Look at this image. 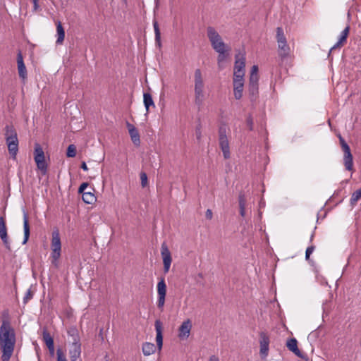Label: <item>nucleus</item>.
<instances>
[{
  "label": "nucleus",
  "mask_w": 361,
  "mask_h": 361,
  "mask_svg": "<svg viewBox=\"0 0 361 361\" xmlns=\"http://www.w3.org/2000/svg\"><path fill=\"white\" fill-rule=\"evenodd\" d=\"M16 343V336L14 328L8 317L4 316L0 326V350L1 361H10Z\"/></svg>",
  "instance_id": "nucleus-1"
},
{
  "label": "nucleus",
  "mask_w": 361,
  "mask_h": 361,
  "mask_svg": "<svg viewBox=\"0 0 361 361\" xmlns=\"http://www.w3.org/2000/svg\"><path fill=\"white\" fill-rule=\"evenodd\" d=\"M4 135L8 152L11 158L16 159L18 152V139L14 127L6 126Z\"/></svg>",
  "instance_id": "nucleus-2"
},
{
  "label": "nucleus",
  "mask_w": 361,
  "mask_h": 361,
  "mask_svg": "<svg viewBox=\"0 0 361 361\" xmlns=\"http://www.w3.org/2000/svg\"><path fill=\"white\" fill-rule=\"evenodd\" d=\"M204 82L202 71L197 68L194 73L195 103L198 106L203 104L204 99Z\"/></svg>",
  "instance_id": "nucleus-3"
},
{
  "label": "nucleus",
  "mask_w": 361,
  "mask_h": 361,
  "mask_svg": "<svg viewBox=\"0 0 361 361\" xmlns=\"http://www.w3.org/2000/svg\"><path fill=\"white\" fill-rule=\"evenodd\" d=\"M207 36L212 47L215 51L230 47L224 42L221 36L212 26H208L207 27Z\"/></svg>",
  "instance_id": "nucleus-4"
},
{
  "label": "nucleus",
  "mask_w": 361,
  "mask_h": 361,
  "mask_svg": "<svg viewBox=\"0 0 361 361\" xmlns=\"http://www.w3.org/2000/svg\"><path fill=\"white\" fill-rule=\"evenodd\" d=\"M276 42L278 44V52L279 56L281 60L286 59L290 52V49L287 43L286 37L284 35V32L282 27H278L276 28Z\"/></svg>",
  "instance_id": "nucleus-5"
},
{
  "label": "nucleus",
  "mask_w": 361,
  "mask_h": 361,
  "mask_svg": "<svg viewBox=\"0 0 361 361\" xmlns=\"http://www.w3.org/2000/svg\"><path fill=\"white\" fill-rule=\"evenodd\" d=\"M51 263L57 266V262L61 257V243L59 230H54L51 235Z\"/></svg>",
  "instance_id": "nucleus-6"
},
{
  "label": "nucleus",
  "mask_w": 361,
  "mask_h": 361,
  "mask_svg": "<svg viewBox=\"0 0 361 361\" xmlns=\"http://www.w3.org/2000/svg\"><path fill=\"white\" fill-rule=\"evenodd\" d=\"M34 159L37 168L45 174L47 170V165L45 161V157L43 149L39 144H35L34 152Z\"/></svg>",
  "instance_id": "nucleus-7"
},
{
  "label": "nucleus",
  "mask_w": 361,
  "mask_h": 361,
  "mask_svg": "<svg viewBox=\"0 0 361 361\" xmlns=\"http://www.w3.org/2000/svg\"><path fill=\"white\" fill-rule=\"evenodd\" d=\"M157 307L163 311L166 295V284L164 278H161L157 285Z\"/></svg>",
  "instance_id": "nucleus-8"
},
{
  "label": "nucleus",
  "mask_w": 361,
  "mask_h": 361,
  "mask_svg": "<svg viewBox=\"0 0 361 361\" xmlns=\"http://www.w3.org/2000/svg\"><path fill=\"white\" fill-rule=\"evenodd\" d=\"M233 77L240 78L245 75V57L244 54L238 53L235 56Z\"/></svg>",
  "instance_id": "nucleus-9"
},
{
  "label": "nucleus",
  "mask_w": 361,
  "mask_h": 361,
  "mask_svg": "<svg viewBox=\"0 0 361 361\" xmlns=\"http://www.w3.org/2000/svg\"><path fill=\"white\" fill-rule=\"evenodd\" d=\"M219 142L220 148L222 150L224 157L225 159L230 158V147L228 137L226 136V128H221L219 129Z\"/></svg>",
  "instance_id": "nucleus-10"
},
{
  "label": "nucleus",
  "mask_w": 361,
  "mask_h": 361,
  "mask_svg": "<svg viewBox=\"0 0 361 361\" xmlns=\"http://www.w3.org/2000/svg\"><path fill=\"white\" fill-rule=\"evenodd\" d=\"M161 255L163 259V264H164V273H167L169 271L172 258L171 252L169 251L166 244L165 243H163L161 244Z\"/></svg>",
  "instance_id": "nucleus-11"
},
{
  "label": "nucleus",
  "mask_w": 361,
  "mask_h": 361,
  "mask_svg": "<svg viewBox=\"0 0 361 361\" xmlns=\"http://www.w3.org/2000/svg\"><path fill=\"white\" fill-rule=\"evenodd\" d=\"M259 337V354L262 359H265L269 353V337L264 332H261Z\"/></svg>",
  "instance_id": "nucleus-12"
},
{
  "label": "nucleus",
  "mask_w": 361,
  "mask_h": 361,
  "mask_svg": "<svg viewBox=\"0 0 361 361\" xmlns=\"http://www.w3.org/2000/svg\"><path fill=\"white\" fill-rule=\"evenodd\" d=\"M0 238L8 250H11V243L8 240L7 233V228L6 225L5 219L3 216H0Z\"/></svg>",
  "instance_id": "nucleus-13"
},
{
  "label": "nucleus",
  "mask_w": 361,
  "mask_h": 361,
  "mask_svg": "<svg viewBox=\"0 0 361 361\" xmlns=\"http://www.w3.org/2000/svg\"><path fill=\"white\" fill-rule=\"evenodd\" d=\"M192 322L188 319L181 324L178 329V338L180 340L187 339L190 336Z\"/></svg>",
  "instance_id": "nucleus-14"
},
{
  "label": "nucleus",
  "mask_w": 361,
  "mask_h": 361,
  "mask_svg": "<svg viewBox=\"0 0 361 361\" xmlns=\"http://www.w3.org/2000/svg\"><path fill=\"white\" fill-rule=\"evenodd\" d=\"M244 87V77L238 78L233 77V93L236 99H240L243 96Z\"/></svg>",
  "instance_id": "nucleus-15"
},
{
  "label": "nucleus",
  "mask_w": 361,
  "mask_h": 361,
  "mask_svg": "<svg viewBox=\"0 0 361 361\" xmlns=\"http://www.w3.org/2000/svg\"><path fill=\"white\" fill-rule=\"evenodd\" d=\"M126 126L132 142L135 145L139 146L140 144V138L138 130L133 124L130 123L129 122L126 123Z\"/></svg>",
  "instance_id": "nucleus-16"
},
{
  "label": "nucleus",
  "mask_w": 361,
  "mask_h": 361,
  "mask_svg": "<svg viewBox=\"0 0 361 361\" xmlns=\"http://www.w3.org/2000/svg\"><path fill=\"white\" fill-rule=\"evenodd\" d=\"M68 336L70 338L69 345L81 344L79 332L75 326H71L67 330Z\"/></svg>",
  "instance_id": "nucleus-17"
},
{
  "label": "nucleus",
  "mask_w": 361,
  "mask_h": 361,
  "mask_svg": "<svg viewBox=\"0 0 361 361\" xmlns=\"http://www.w3.org/2000/svg\"><path fill=\"white\" fill-rule=\"evenodd\" d=\"M156 330V342L157 346L159 350H161L163 345V336H162V323L160 320L157 319L154 323Z\"/></svg>",
  "instance_id": "nucleus-18"
},
{
  "label": "nucleus",
  "mask_w": 361,
  "mask_h": 361,
  "mask_svg": "<svg viewBox=\"0 0 361 361\" xmlns=\"http://www.w3.org/2000/svg\"><path fill=\"white\" fill-rule=\"evenodd\" d=\"M17 64L19 77L25 80L27 78V70L20 51L18 52L17 56Z\"/></svg>",
  "instance_id": "nucleus-19"
},
{
  "label": "nucleus",
  "mask_w": 361,
  "mask_h": 361,
  "mask_svg": "<svg viewBox=\"0 0 361 361\" xmlns=\"http://www.w3.org/2000/svg\"><path fill=\"white\" fill-rule=\"evenodd\" d=\"M68 354L71 361H76L81 355V344L69 345Z\"/></svg>",
  "instance_id": "nucleus-20"
},
{
  "label": "nucleus",
  "mask_w": 361,
  "mask_h": 361,
  "mask_svg": "<svg viewBox=\"0 0 361 361\" xmlns=\"http://www.w3.org/2000/svg\"><path fill=\"white\" fill-rule=\"evenodd\" d=\"M343 152V164L346 170L353 171V158L350 152V149Z\"/></svg>",
  "instance_id": "nucleus-21"
},
{
  "label": "nucleus",
  "mask_w": 361,
  "mask_h": 361,
  "mask_svg": "<svg viewBox=\"0 0 361 361\" xmlns=\"http://www.w3.org/2000/svg\"><path fill=\"white\" fill-rule=\"evenodd\" d=\"M230 50H231V48L228 47L226 49H223L221 50L216 51V52L218 53L217 63H218V67H219V70H222L224 68V66L223 65V62L228 56Z\"/></svg>",
  "instance_id": "nucleus-22"
},
{
  "label": "nucleus",
  "mask_w": 361,
  "mask_h": 361,
  "mask_svg": "<svg viewBox=\"0 0 361 361\" xmlns=\"http://www.w3.org/2000/svg\"><path fill=\"white\" fill-rule=\"evenodd\" d=\"M350 31V27L347 26L341 33L338 42L331 48V51L336 48H340L346 42Z\"/></svg>",
  "instance_id": "nucleus-23"
},
{
  "label": "nucleus",
  "mask_w": 361,
  "mask_h": 361,
  "mask_svg": "<svg viewBox=\"0 0 361 361\" xmlns=\"http://www.w3.org/2000/svg\"><path fill=\"white\" fill-rule=\"evenodd\" d=\"M286 345L288 350L292 351L295 355L301 358L303 357L300 350L298 348V341L295 338H293L288 340Z\"/></svg>",
  "instance_id": "nucleus-24"
},
{
  "label": "nucleus",
  "mask_w": 361,
  "mask_h": 361,
  "mask_svg": "<svg viewBox=\"0 0 361 361\" xmlns=\"http://www.w3.org/2000/svg\"><path fill=\"white\" fill-rule=\"evenodd\" d=\"M23 230H24V239L23 241V244L25 245L30 237V226L28 221V216L27 212H23Z\"/></svg>",
  "instance_id": "nucleus-25"
},
{
  "label": "nucleus",
  "mask_w": 361,
  "mask_h": 361,
  "mask_svg": "<svg viewBox=\"0 0 361 361\" xmlns=\"http://www.w3.org/2000/svg\"><path fill=\"white\" fill-rule=\"evenodd\" d=\"M56 36H57V39H56V42L58 44H61L63 43V42L64 40L65 31H64V29H63L62 24L60 21H57L56 23Z\"/></svg>",
  "instance_id": "nucleus-26"
},
{
  "label": "nucleus",
  "mask_w": 361,
  "mask_h": 361,
  "mask_svg": "<svg viewBox=\"0 0 361 361\" xmlns=\"http://www.w3.org/2000/svg\"><path fill=\"white\" fill-rule=\"evenodd\" d=\"M142 353L145 356H149L154 353L156 350V346L154 343L146 342L142 345Z\"/></svg>",
  "instance_id": "nucleus-27"
},
{
  "label": "nucleus",
  "mask_w": 361,
  "mask_h": 361,
  "mask_svg": "<svg viewBox=\"0 0 361 361\" xmlns=\"http://www.w3.org/2000/svg\"><path fill=\"white\" fill-rule=\"evenodd\" d=\"M144 99V104L146 109L147 113H148L149 107L153 106L155 107L154 103L153 102L152 95L149 93L145 92L143 94Z\"/></svg>",
  "instance_id": "nucleus-28"
},
{
  "label": "nucleus",
  "mask_w": 361,
  "mask_h": 361,
  "mask_svg": "<svg viewBox=\"0 0 361 361\" xmlns=\"http://www.w3.org/2000/svg\"><path fill=\"white\" fill-rule=\"evenodd\" d=\"M153 27L154 30L155 34V42L158 47H161V32L159 27L158 22L156 20H153Z\"/></svg>",
  "instance_id": "nucleus-29"
},
{
  "label": "nucleus",
  "mask_w": 361,
  "mask_h": 361,
  "mask_svg": "<svg viewBox=\"0 0 361 361\" xmlns=\"http://www.w3.org/2000/svg\"><path fill=\"white\" fill-rule=\"evenodd\" d=\"M82 200L86 204H93L97 200L95 195L91 191L83 192V194L82 195Z\"/></svg>",
  "instance_id": "nucleus-30"
},
{
  "label": "nucleus",
  "mask_w": 361,
  "mask_h": 361,
  "mask_svg": "<svg viewBox=\"0 0 361 361\" xmlns=\"http://www.w3.org/2000/svg\"><path fill=\"white\" fill-rule=\"evenodd\" d=\"M42 338L44 342L45 343L47 347H49L51 345H54V339L52 336L50 335V334L44 329L42 333Z\"/></svg>",
  "instance_id": "nucleus-31"
},
{
  "label": "nucleus",
  "mask_w": 361,
  "mask_h": 361,
  "mask_svg": "<svg viewBox=\"0 0 361 361\" xmlns=\"http://www.w3.org/2000/svg\"><path fill=\"white\" fill-rule=\"evenodd\" d=\"M248 91L251 100L255 99L258 94V84H249Z\"/></svg>",
  "instance_id": "nucleus-32"
},
{
  "label": "nucleus",
  "mask_w": 361,
  "mask_h": 361,
  "mask_svg": "<svg viewBox=\"0 0 361 361\" xmlns=\"http://www.w3.org/2000/svg\"><path fill=\"white\" fill-rule=\"evenodd\" d=\"M361 198V188L355 191L350 198V204L354 205Z\"/></svg>",
  "instance_id": "nucleus-33"
},
{
  "label": "nucleus",
  "mask_w": 361,
  "mask_h": 361,
  "mask_svg": "<svg viewBox=\"0 0 361 361\" xmlns=\"http://www.w3.org/2000/svg\"><path fill=\"white\" fill-rule=\"evenodd\" d=\"M66 155L68 157H75L76 155V147L74 145L68 147Z\"/></svg>",
  "instance_id": "nucleus-34"
},
{
  "label": "nucleus",
  "mask_w": 361,
  "mask_h": 361,
  "mask_svg": "<svg viewBox=\"0 0 361 361\" xmlns=\"http://www.w3.org/2000/svg\"><path fill=\"white\" fill-rule=\"evenodd\" d=\"M239 207H245L246 197L244 193L240 192L238 196Z\"/></svg>",
  "instance_id": "nucleus-35"
},
{
  "label": "nucleus",
  "mask_w": 361,
  "mask_h": 361,
  "mask_svg": "<svg viewBox=\"0 0 361 361\" xmlns=\"http://www.w3.org/2000/svg\"><path fill=\"white\" fill-rule=\"evenodd\" d=\"M338 138H339V142H340L342 150L345 151V150L350 149L349 145L346 143V142L345 141L343 137L341 135H339Z\"/></svg>",
  "instance_id": "nucleus-36"
},
{
  "label": "nucleus",
  "mask_w": 361,
  "mask_h": 361,
  "mask_svg": "<svg viewBox=\"0 0 361 361\" xmlns=\"http://www.w3.org/2000/svg\"><path fill=\"white\" fill-rule=\"evenodd\" d=\"M141 185L143 188L146 187L148 183L147 176L145 172L140 173Z\"/></svg>",
  "instance_id": "nucleus-37"
},
{
  "label": "nucleus",
  "mask_w": 361,
  "mask_h": 361,
  "mask_svg": "<svg viewBox=\"0 0 361 361\" xmlns=\"http://www.w3.org/2000/svg\"><path fill=\"white\" fill-rule=\"evenodd\" d=\"M57 361H67L65 355L61 349H58L56 351Z\"/></svg>",
  "instance_id": "nucleus-38"
},
{
  "label": "nucleus",
  "mask_w": 361,
  "mask_h": 361,
  "mask_svg": "<svg viewBox=\"0 0 361 361\" xmlns=\"http://www.w3.org/2000/svg\"><path fill=\"white\" fill-rule=\"evenodd\" d=\"M33 296V293H32L30 289H28L25 293V295L23 298V302L27 303Z\"/></svg>",
  "instance_id": "nucleus-39"
},
{
  "label": "nucleus",
  "mask_w": 361,
  "mask_h": 361,
  "mask_svg": "<svg viewBox=\"0 0 361 361\" xmlns=\"http://www.w3.org/2000/svg\"><path fill=\"white\" fill-rule=\"evenodd\" d=\"M259 76L258 75H250L249 84H258Z\"/></svg>",
  "instance_id": "nucleus-40"
},
{
  "label": "nucleus",
  "mask_w": 361,
  "mask_h": 361,
  "mask_svg": "<svg viewBox=\"0 0 361 361\" xmlns=\"http://www.w3.org/2000/svg\"><path fill=\"white\" fill-rule=\"evenodd\" d=\"M314 250V246H310L307 248L305 252V259L307 260L310 258V255L313 252Z\"/></svg>",
  "instance_id": "nucleus-41"
},
{
  "label": "nucleus",
  "mask_w": 361,
  "mask_h": 361,
  "mask_svg": "<svg viewBox=\"0 0 361 361\" xmlns=\"http://www.w3.org/2000/svg\"><path fill=\"white\" fill-rule=\"evenodd\" d=\"M88 187V183H82L79 188H78V193L80 194H83V192H85V190Z\"/></svg>",
  "instance_id": "nucleus-42"
},
{
  "label": "nucleus",
  "mask_w": 361,
  "mask_h": 361,
  "mask_svg": "<svg viewBox=\"0 0 361 361\" xmlns=\"http://www.w3.org/2000/svg\"><path fill=\"white\" fill-rule=\"evenodd\" d=\"M247 125L248 126L250 130L253 128V120L251 116H249L247 119Z\"/></svg>",
  "instance_id": "nucleus-43"
},
{
  "label": "nucleus",
  "mask_w": 361,
  "mask_h": 361,
  "mask_svg": "<svg viewBox=\"0 0 361 361\" xmlns=\"http://www.w3.org/2000/svg\"><path fill=\"white\" fill-rule=\"evenodd\" d=\"M206 218L208 219H212L213 216L212 211L210 209H207L205 213Z\"/></svg>",
  "instance_id": "nucleus-44"
},
{
  "label": "nucleus",
  "mask_w": 361,
  "mask_h": 361,
  "mask_svg": "<svg viewBox=\"0 0 361 361\" xmlns=\"http://www.w3.org/2000/svg\"><path fill=\"white\" fill-rule=\"evenodd\" d=\"M250 75H258V67L257 66H253L251 69Z\"/></svg>",
  "instance_id": "nucleus-45"
},
{
  "label": "nucleus",
  "mask_w": 361,
  "mask_h": 361,
  "mask_svg": "<svg viewBox=\"0 0 361 361\" xmlns=\"http://www.w3.org/2000/svg\"><path fill=\"white\" fill-rule=\"evenodd\" d=\"M33 3V11H37L39 9V4L37 0H32Z\"/></svg>",
  "instance_id": "nucleus-46"
},
{
  "label": "nucleus",
  "mask_w": 361,
  "mask_h": 361,
  "mask_svg": "<svg viewBox=\"0 0 361 361\" xmlns=\"http://www.w3.org/2000/svg\"><path fill=\"white\" fill-rule=\"evenodd\" d=\"M49 354L51 356H53L54 355L55 349H54V345H51L49 347H47Z\"/></svg>",
  "instance_id": "nucleus-47"
},
{
  "label": "nucleus",
  "mask_w": 361,
  "mask_h": 361,
  "mask_svg": "<svg viewBox=\"0 0 361 361\" xmlns=\"http://www.w3.org/2000/svg\"><path fill=\"white\" fill-rule=\"evenodd\" d=\"M240 214L244 217L245 215V207H240Z\"/></svg>",
  "instance_id": "nucleus-48"
},
{
  "label": "nucleus",
  "mask_w": 361,
  "mask_h": 361,
  "mask_svg": "<svg viewBox=\"0 0 361 361\" xmlns=\"http://www.w3.org/2000/svg\"><path fill=\"white\" fill-rule=\"evenodd\" d=\"M209 361H219V360L218 357H216V355H212L209 357Z\"/></svg>",
  "instance_id": "nucleus-49"
},
{
  "label": "nucleus",
  "mask_w": 361,
  "mask_h": 361,
  "mask_svg": "<svg viewBox=\"0 0 361 361\" xmlns=\"http://www.w3.org/2000/svg\"><path fill=\"white\" fill-rule=\"evenodd\" d=\"M81 169H83L84 171H87L88 170L87 166L85 162H82V163Z\"/></svg>",
  "instance_id": "nucleus-50"
},
{
  "label": "nucleus",
  "mask_w": 361,
  "mask_h": 361,
  "mask_svg": "<svg viewBox=\"0 0 361 361\" xmlns=\"http://www.w3.org/2000/svg\"><path fill=\"white\" fill-rule=\"evenodd\" d=\"M259 205H260V207L264 206V202L261 200L260 202H259Z\"/></svg>",
  "instance_id": "nucleus-51"
}]
</instances>
